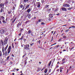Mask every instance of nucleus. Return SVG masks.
I'll list each match as a JSON object with an SVG mask.
<instances>
[{
  "mask_svg": "<svg viewBox=\"0 0 75 75\" xmlns=\"http://www.w3.org/2000/svg\"><path fill=\"white\" fill-rule=\"evenodd\" d=\"M31 33V30H28V35L29 34H30Z\"/></svg>",
  "mask_w": 75,
  "mask_h": 75,
  "instance_id": "18",
  "label": "nucleus"
},
{
  "mask_svg": "<svg viewBox=\"0 0 75 75\" xmlns=\"http://www.w3.org/2000/svg\"><path fill=\"white\" fill-rule=\"evenodd\" d=\"M38 42H39V44H40V40L38 41Z\"/></svg>",
  "mask_w": 75,
  "mask_h": 75,
  "instance_id": "56",
  "label": "nucleus"
},
{
  "mask_svg": "<svg viewBox=\"0 0 75 75\" xmlns=\"http://www.w3.org/2000/svg\"><path fill=\"white\" fill-rule=\"evenodd\" d=\"M21 33H19L18 35H19V36H20V35H21Z\"/></svg>",
  "mask_w": 75,
  "mask_h": 75,
  "instance_id": "54",
  "label": "nucleus"
},
{
  "mask_svg": "<svg viewBox=\"0 0 75 75\" xmlns=\"http://www.w3.org/2000/svg\"><path fill=\"white\" fill-rule=\"evenodd\" d=\"M21 25L20 24V22H19L18 24L17 27H19V26H20Z\"/></svg>",
  "mask_w": 75,
  "mask_h": 75,
  "instance_id": "21",
  "label": "nucleus"
},
{
  "mask_svg": "<svg viewBox=\"0 0 75 75\" xmlns=\"http://www.w3.org/2000/svg\"><path fill=\"white\" fill-rule=\"evenodd\" d=\"M23 7V8L22 9V10H24V7H25V6H24Z\"/></svg>",
  "mask_w": 75,
  "mask_h": 75,
  "instance_id": "52",
  "label": "nucleus"
},
{
  "mask_svg": "<svg viewBox=\"0 0 75 75\" xmlns=\"http://www.w3.org/2000/svg\"><path fill=\"white\" fill-rule=\"evenodd\" d=\"M36 5L37 6V7L38 8H40V6H41V3L40 2H36Z\"/></svg>",
  "mask_w": 75,
  "mask_h": 75,
  "instance_id": "6",
  "label": "nucleus"
},
{
  "mask_svg": "<svg viewBox=\"0 0 75 75\" xmlns=\"http://www.w3.org/2000/svg\"><path fill=\"white\" fill-rule=\"evenodd\" d=\"M10 56H9L6 57V59L7 61H9V59H10Z\"/></svg>",
  "mask_w": 75,
  "mask_h": 75,
  "instance_id": "19",
  "label": "nucleus"
},
{
  "mask_svg": "<svg viewBox=\"0 0 75 75\" xmlns=\"http://www.w3.org/2000/svg\"><path fill=\"white\" fill-rule=\"evenodd\" d=\"M60 46H59V45H58L57 46H56V47H55V48H58V47H60Z\"/></svg>",
  "mask_w": 75,
  "mask_h": 75,
  "instance_id": "38",
  "label": "nucleus"
},
{
  "mask_svg": "<svg viewBox=\"0 0 75 75\" xmlns=\"http://www.w3.org/2000/svg\"><path fill=\"white\" fill-rule=\"evenodd\" d=\"M2 56V53L1 52V51H0V57H1Z\"/></svg>",
  "mask_w": 75,
  "mask_h": 75,
  "instance_id": "29",
  "label": "nucleus"
},
{
  "mask_svg": "<svg viewBox=\"0 0 75 75\" xmlns=\"http://www.w3.org/2000/svg\"><path fill=\"white\" fill-rule=\"evenodd\" d=\"M41 25H44V24H45V23H44V22H42L41 23Z\"/></svg>",
  "mask_w": 75,
  "mask_h": 75,
  "instance_id": "33",
  "label": "nucleus"
},
{
  "mask_svg": "<svg viewBox=\"0 0 75 75\" xmlns=\"http://www.w3.org/2000/svg\"><path fill=\"white\" fill-rule=\"evenodd\" d=\"M10 65H11L12 64H13V62H11L10 63H9Z\"/></svg>",
  "mask_w": 75,
  "mask_h": 75,
  "instance_id": "44",
  "label": "nucleus"
},
{
  "mask_svg": "<svg viewBox=\"0 0 75 75\" xmlns=\"http://www.w3.org/2000/svg\"><path fill=\"white\" fill-rule=\"evenodd\" d=\"M11 46H9L7 50L8 54H9L10 52V51H11Z\"/></svg>",
  "mask_w": 75,
  "mask_h": 75,
  "instance_id": "4",
  "label": "nucleus"
},
{
  "mask_svg": "<svg viewBox=\"0 0 75 75\" xmlns=\"http://www.w3.org/2000/svg\"><path fill=\"white\" fill-rule=\"evenodd\" d=\"M66 58H67V57L64 58L62 59V61H65V62H67V60L66 59Z\"/></svg>",
  "mask_w": 75,
  "mask_h": 75,
  "instance_id": "10",
  "label": "nucleus"
},
{
  "mask_svg": "<svg viewBox=\"0 0 75 75\" xmlns=\"http://www.w3.org/2000/svg\"><path fill=\"white\" fill-rule=\"evenodd\" d=\"M10 0H8L6 1L5 2V4H8V3H10Z\"/></svg>",
  "mask_w": 75,
  "mask_h": 75,
  "instance_id": "9",
  "label": "nucleus"
},
{
  "mask_svg": "<svg viewBox=\"0 0 75 75\" xmlns=\"http://www.w3.org/2000/svg\"><path fill=\"white\" fill-rule=\"evenodd\" d=\"M12 47L13 48H14V44L13 43H12Z\"/></svg>",
  "mask_w": 75,
  "mask_h": 75,
  "instance_id": "31",
  "label": "nucleus"
},
{
  "mask_svg": "<svg viewBox=\"0 0 75 75\" xmlns=\"http://www.w3.org/2000/svg\"><path fill=\"white\" fill-rule=\"evenodd\" d=\"M68 71H69V69H67V72H68Z\"/></svg>",
  "mask_w": 75,
  "mask_h": 75,
  "instance_id": "62",
  "label": "nucleus"
},
{
  "mask_svg": "<svg viewBox=\"0 0 75 75\" xmlns=\"http://www.w3.org/2000/svg\"><path fill=\"white\" fill-rule=\"evenodd\" d=\"M28 18H30L31 17V15L30 14H28Z\"/></svg>",
  "mask_w": 75,
  "mask_h": 75,
  "instance_id": "28",
  "label": "nucleus"
},
{
  "mask_svg": "<svg viewBox=\"0 0 75 75\" xmlns=\"http://www.w3.org/2000/svg\"><path fill=\"white\" fill-rule=\"evenodd\" d=\"M61 9L62 10V11H67V8H63L62 7L61 8Z\"/></svg>",
  "mask_w": 75,
  "mask_h": 75,
  "instance_id": "11",
  "label": "nucleus"
},
{
  "mask_svg": "<svg viewBox=\"0 0 75 75\" xmlns=\"http://www.w3.org/2000/svg\"><path fill=\"white\" fill-rule=\"evenodd\" d=\"M61 40V39H59L58 41L59 42V41H60Z\"/></svg>",
  "mask_w": 75,
  "mask_h": 75,
  "instance_id": "49",
  "label": "nucleus"
},
{
  "mask_svg": "<svg viewBox=\"0 0 75 75\" xmlns=\"http://www.w3.org/2000/svg\"><path fill=\"white\" fill-rule=\"evenodd\" d=\"M59 14H60V13H58L57 14H56V15H57V16H59Z\"/></svg>",
  "mask_w": 75,
  "mask_h": 75,
  "instance_id": "57",
  "label": "nucleus"
},
{
  "mask_svg": "<svg viewBox=\"0 0 75 75\" xmlns=\"http://www.w3.org/2000/svg\"><path fill=\"white\" fill-rule=\"evenodd\" d=\"M11 56L12 57H14V55H13V54H12L11 55Z\"/></svg>",
  "mask_w": 75,
  "mask_h": 75,
  "instance_id": "47",
  "label": "nucleus"
},
{
  "mask_svg": "<svg viewBox=\"0 0 75 75\" xmlns=\"http://www.w3.org/2000/svg\"><path fill=\"white\" fill-rule=\"evenodd\" d=\"M23 39H24V38L21 37V38H20V40H23Z\"/></svg>",
  "mask_w": 75,
  "mask_h": 75,
  "instance_id": "43",
  "label": "nucleus"
},
{
  "mask_svg": "<svg viewBox=\"0 0 75 75\" xmlns=\"http://www.w3.org/2000/svg\"><path fill=\"white\" fill-rule=\"evenodd\" d=\"M75 27L74 26H71V28H75Z\"/></svg>",
  "mask_w": 75,
  "mask_h": 75,
  "instance_id": "48",
  "label": "nucleus"
},
{
  "mask_svg": "<svg viewBox=\"0 0 75 75\" xmlns=\"http://www.w3.org/2000/svg\"><path fill=\"white\" fill-rule=\"evenodd\" d=\"M52 41H53V36L52 37V39L51 40V42Z\"/></svg>",
  "mask_w": 75,
  "mask_h": 75,
  "instance_id": "41",
  "label": "nucleus"
},
{
  "mask_svg": "<svg viewBox=\"0 0 75 75\" xmlns=\"http://www.w3.org/2000/svg\"><path fill=\"white\" fill-rule=\"evenodd\" d=\"M7 51H6L5 53V55H7Z\"/></svg>",
  "mask_w": 75,
  "mask_h": 75,
  "instance_id": "32",
  "label": "nucleus"
},
{
  "mask_svg": "<svg viewBox=\"0 0 75 75\" xmlns=\"http://www.w3.org/2000/svg\"><path fill=\"white\" fill-rule=\"evenodd\" d=\"M72 8H67V10H70Z\"/></svg>",
  "mask_w": 75,
  "mask_h": 75,
  "instance_id": "37",
  "label": "nucleus"
},
{
  "mask_svg": "<svg viewBox=\"0 0 75 75\" xmlns=\"http://www.w3.org/2000/svg\"><path fill=\"white\" fill-rule=\"evenodd\" d=\"M31 11V8H29V9H28V10L26 11L27 12H28V13H29L30 12V11Z\"/></svg>",
  "mask_w": 75,
  "mask_h": 75,
  "instance_id": "13",
  "label": "nucleus"
},
{
  "mask_svg": "<svg viewBox=\"0 0 75 75\" xmlns=\"http://www.w3.org/2000/svg\"><path fill=\"white\" fill-rule=\"evenodd\" d=\"M42 3H44V1L43 0H42Z\"/></svg>",
  "mask_w": 75,
  "mask_h": 75,
  "instance_id": "51",
  "label": "nucleus"
},
{
  "mask_svg": "<svg viewBox=\"0 0 75 75\" xmlns=\"http://www.w3.org/2000/svg\"><path fill=\"white\" fill-rule=\"evenodd\" d=\"M1 44L3 46V47H4V42H3V41L2 40H1Z\"/></svg>",
  "mask_w": 75,
  "mask_h": 75,
  "instance_id": "17",
  "label": "nucleus"
},
{
  "mask_svg": "<svg viewBox=\"0 0 75 75\" xmlns=\"http://www.w3.org/2000/svg\"><path fill=\"white\" fill-rule=\"evenodd\" d=\"M11 12H12V11H11V10L9 11H8V14H10Z\"/></svg>",
  "mask_w": 75,
  "mask_h": 75,
  "instance_id": "23",
  "label": "nucleus"
},
{
  "mask_svg": "<svg viewBox=\"0 0 75 75\" xmlns=\"http://www.w3.org/2000/svg\"><path fill=\"white\" fill-rule=\"evenodd\" d=\"M4 4L3 3H1L0 4V7H4Z\"/></svg>",
  "mask_w": 75,
  "mask_h": 75,
  "instance_id": "14",
  "label": "nucleus"
},
{
  "mask_svg": "<svg viewBox=\"0 0 75 75\" xmlns=\"http://www.w3.org/2000/svg\"><path fill=\"white\" fill-rule=\"evenodd\" d=\"M8 41V38L7 37H6L5 39V40L4 42V45H6L7 44V42Z\"/></svg>",
  "mask_w": 75,
  "mask_h": 75,
  "instance_id": "2",
  "label": "nucleus"
},
{
  "mask_svg": "<svg viewBox=\"0 0 75 75\" xmlns=\"http://www.w3.org/2000/svg\"><path fill=\"white\" fill-rule=\"evenodd\" d=\"M45 8H47L49 7V5H46L45 6Z\"/></svg>",
  "mask_w": 75,
  "mask_h": 75,
  "instance_id": "27",
  "label": "nucleus"
},
{
  "mask_svg": "<svg viewBox=\"0 0 75 75\" xmlns=\"http://www.w3.org/2000/svg\"><path fill=\"white\" fill-rule=\"evenodd\" d=\"M4 30H0V35H1L4 34Z\"/></svg>",
  "mask_w": 75,
  "mask_h": 75,
  "instance_id": "7",
  "label": "nucleus"
},
{
  "mask_svg": "<svg viewBox=\"0 0 75 75\" xmlns=\"http://www.w3.org/2000/svg\"><path fill=\"white\" fill-rule=\"evenodd\" d=\"M32 18L33 19V20H34V19H35V18H36V17H34L33 18Z\"/></svg>",
  "mask_w": 75,
  "mask_h": 75,
  "instance_id": "36",
  "label": "nucleus"
},
{
  "mask_svg": "<svg viewBox=\"0 0 75 75\" xmlns=\"http://www.w3.org/2000/svg\"><path fill=\"white\" fill-rule=\"evenodd\" d=\"M23 1L25 3H27L28 1V0H24Z\"/></svg>",
  "mask_w": 75,
  "mask_h": 75,
  "instance_id": "24",
  "label": "nucleus"
},
{
  "mask_svg": "<svg viewBox=\"0 0 75 75\" xmlns=\"http://www.w3.org/2000/svg\"><path fill=\"white\" fill-rule=\"evenodd\" d=\"M51 61H50V63L48 64V65L50 67V65H51Z\"/></svg>",
  "mask_w": 75,
  "mask_h": 75,
  "instance_id": "26",
  "label": "nucleus"
},
{
  "mask_svg": "<svg viewBox=\"0 0 75 75\" xmlns=\"http://www.w3.org/2000/svg\"><path fill=\"white\" fill-rule=\"evenodd\" d=\"M66 62L64 61H62L61 64H64V63H65Z\"/></svg>",
  "mask_w": 75,
  "mask_h": 75,
  "instance_id": "25",
  "label": "nucleus"
},
{
  "mask_svg": "<svg viewBox=\"0 0 75 75\" xmlns=\"http://www.w3.org/2000/svg\"><path fill=\"white\" fill-rule=\"evenodd\" d=\"M69 31V29H67V30H65V32H66V33L68 32V31Z\"/></svg>",
  "mask_w": 75,
  "mask_h": 75,
  "instance_id": "35",
  "label": "nucleus"
},
{
  "mask_svg": "<svg viewBox=\"0 0 75 75\" xmlns=\"http://www.w3.org/2000/svg\"><path fill=\"white\" fill-rule=\"evenodd\" d=\"M63 6L64 7H70L69 5L68 4L64 3L63 4Z\"/></svg>",
  "mask_w": 75,
  "mask_h": 75,
  "instance_id": "5",
  "label": "nucleus"
},
{
  "mask_svg": "<svg viewBox=\"0 0 75 75\" xmlns=\"http://www.w3.org/2000/svg\"><path fill=\"white\" fill-rule=\"evenodd\" d=\"M13 10H15V7H14L13 8Z\"/></svg>",
  "mask_w": 75,
  "mask_h": 75,
  "instance_id": "53",
  "label": "nucleus"
},
{
  "mask_svg": "<svg viewBox=\"0 0 75 75\" xmlns=\"http://www.w3.org/2000/svg\"><path fill=\"white\" fill-rule=\"evenodd\" d=\"M23 30V29H21V31H22Z\"/></svg>",
  "mask_w": 75,
  "mask_h": 75,
  "instance_id": "55",
  "label": "nucleus"
},
{
  "mask_svg": "<svg viewBox=\"0 0 75 75\" xmlns=\"http://www.w3.org/2000/svg\"><path fill=\"white\" fill-rule=\"evenodd\" d=\"M51 11V9H49L48 11H47L48 12H50V11Z\"/></svg>",
  "mask_w": 75,
  "mask_h": 75,
  "instance_id": "40",
  "label": "nucleus"
},
{
  "mask_svg": "<svg viewBox=\"0 0 75 75\" xmlns=\"http://www.w3.org/2000/svg\"><path fill=\"white\" fill-rule=\"evenodd\" d=\"M12 75H14V73H12Z\"/></svg>",
  "mask_w": 75,
  "mask_h": 75,
  "instance_id": "59",
  "label": "nucleus"
},
{
  "mask_svg": "<svg viewBox=\"0 0 75 75\" xmlns=\"http://www.w3.org/2000/svg\"><path fill=\"white\" fill-rule=\"evenodd\" d=\"M43 21H44V19H40L38 20V21L37 22V23H40V22H42Z\"/></svg>",
  "mask_w": 75,
  "mask_h": 75,
  "instance_id": "8",
  "label": "nucleus"
},
{
  "mask_svg": "<svg viewBox=\"0 0 75 75\" xmlns=\"http://www.w3.org/2000/svg\"><path fill=\"white\" fill-rule=\"evenodd\" d=\"M49 17L52 18V14L50 13L49 15Z\"/></svg>",
  "mask_w": 75,
  "mask_h": 75,
  "instance_id": "22",
  "label": "nucleus"
},
{
  "mask_svg": "<svg viewBox=\"0 0 75 75\" xmlns=\"http://www.w3.org/2000/svg\"><path fill=\"white\" fill-rule=\"evenodd\" d=\"M19 70V69H16V70L17 71H18Z\"/></svg>",
  "mask_w": 75,
  "mask_h": 75,
  "instance_id": "58",
  "label": "nucleus"
},
{
  "mask_svg": "<svg viewBox=\"0 0 75 75\" xmlns=\"http://www.w3.org/2000/svg\"><path fill=\"white\" fill-rule=\"evenodd\" d=\"M59 69L60 72H62V69H64V68L62 67H60L59 68Z\"/></svg>",
  "mask_w": 75,
  "mask_h": 75,
  "instance_id": "12",
  "label": "nucleus"
},
{
  "mask_svg": "<svg viewBox=\"0 0 75 75\" xmlns=\"http://www.w3.org/2000/svg\"><path fill=\"white\" fill-rule=\"evenodd\" d=\"M23 5L21 4L20 6V7L21 8H22V7H23Z\"/></svg>",
  "mask_w": 75,
  "mask_h": 75,
  "instance_id": "39",
  "label": "nucleus"
},
{
  "mask_svg": "<svg viewBox=\"0 0 75 75\" xmlns=\"http://www.w3.org/2000/svg\"><path fill=\"white\" fill-rule=\"evenodd\" d=\"M71 68H72V66H70V68H69V70H71Z\"/></svg>",
  "mask_w": 75,
  "mask_h": 75,
  "instance_id": "45",
  "label": "nucleus"
},
{
  "mask_svg": "<svg viewBox=\"0 0 75 75\" xmlns=\"http://www.w3.org/2000/svg\"><path fill=\"white\" fill-rule=\"evenodd\" d=\"M30 7V5H27V6H25V10L26 9H27V8H29V7Z\"/></svg>",
  "mask_w": 75,
  "mask_h": 75,
  "instance_id": "15",
  "label": "nucleus"
},
{
  "mask_svg": "<svg viewBox=\"0 0 75 75\" xmlns=\"http://www.w3.org/2000/svg\"><path fill=\"white\" fill-rule=\"evenodd\" d=\"M44 72L45 74L46 73H47V69H45L44 71Z\"/></svg>",
  "mask_w": 75,
  "mask_h": 75,
  "instance_id": "30",
  "label": "nucleus"
},
{
  "mask_svg": "<svg viewBox=\"0 0 75 75\" xmlns=\"http://www.w3.org/2000/svg\"><path fill=\"white\" fill-rule=\"evenodd\" d=\"M24 46V49L26 50H30V45L29 44H27L25 45H23Z\"/></svg>",
  "mask_w": 75,
  "mask_h": 75,
  "instance_id": "1",
  "label": "nucleus"
},
{
  "mask_svg": "<svg viewBox=\"0 0 75 75\" xmlns=\"http://www.w3.org/2000/svg\"><path fill=\"white\" fill-rule=\"evenodd\" d=\"M55 34V32H54L53 33V35H54Z\"/></svg>",
  "mask_w": 75,
  "mask_h": 75,
  "instance_id": "61",
  "label": "nucleus"
},
{
  "mask_svg": "<svg viewBox=\"0 0 75 75\" xmlns=\"http://www.w3.org/2000/svg\"><path fill=\"white\" fill-rule=\"evenodd\" d=\"M8 45H7L6 47L4 48V47H3L2 49V52H3V54H4V51H6L7 50V48H8Z\"/></svg>",
  "mask_w": 75,
  "mask_h": 75,
  "instance_id": "3",
  "label": "nucleus"
},
{
  "mask_svg": "<svg viewBox=\"0 0 75 75\" xmlns=\"http://www.w3.org/2000/svg\"><path fill=\"white\" fill-rule=\"evenodd\" d=\"M58 8L55 9V11H58Z\"/></svg>",
  "mask_w": 75,
  "mask_h": 75,
  "instance_id": "50",
  "label": "nucleus"
},
{
  "mask_svg": "<svg viewBox=\"0 0 75 75\" xmlns=\"http://www.w3.org/2000/svg\"><path fill=\"white\" fill-rule=\"evenodd\" d=\"M16 17H15V18L13 19V20L12 21V23H14V22L16 21Z\"/></svg>",
  "mask_w": 75,
  "mask_h": 75,
  "instance_id": "20",
  "label": "nucleus"
},
{
  "mask_svg": "<svg viewBox=\"0 0 75 75\" xmlns=\"http://www.w3.org/2000/svg\"><path fill=\"white\" fill-rule=\"evenodd\" d=\"M72 28L71 27H70L69 28V29H70V28Z\"/></svg>",
  "mask_w": 75,
  "mask_h": 75,
  "instance_id": "64",
  "label": "nucleus"
},
{
  "mask_svg": "<svg viewBox=\"0 0 75 75\" xmlns=\"http://www.w3.org/2000/svg\"><path fill=\"white\" fill-rule=\"evenodd\" d=\"M0 18L1 20H4V17L3 16H1V17Z\"/></svg>",
  "mask_w": 75,
  "mask_h": 75,
  "instance_id": "16",
  "label": "nucleus"
},
{
  "mask_svg": "<svg viewBox=\"0 0 75 75\" xmlns=\"http://www.w3.org/2000/svg\"><path fill=\"white\" fill-rule=\"evenodd\" d=\"M74 48V47H72L71 49H70V50H73Z\"/></svg>",
  "mask_w": 75,
  "mask_h": 75,
  "instance_id": "46",
  "label": "nucleus"
},
{
  "mask_svg": "<svg viewBox=\"0 0 75 75\" xmlns=\"http://www.w3.org/2000/svg\"><path fill=\"white\" fill-rule=\"evenodd\" d=\"M2 11H3V9H2V8H1V10L0 11V12L1 13H2Z\"/></svg>",
  "mask_w": 75,
  "mask_h": 75,
  "instance_id": "34",
  "label": "nucleus"
},
{
  "mask_svg": "<svg viewBox=\"0 0 75 75\" xmlns=\"http://www.w3.org/2000/svg\"><path fill=\"white\" fill-rule=\"evenodd\" d=\"M59 71V69H58L57 70V71Z\"/></svg>",
  "mask_w": 75,
  "mask_h": 75,
  "instance_id": "63",
  "label": "nucleus"
},
{
  "mask_svg": "<svg viewBox=\"0 0 75 75\" xmlns=\"http://www.w3.org/2000/svg\"><path fill=\"white\" fill-rule=\"evenodd\" d=\"M3 23H6V21L4 20H3Z\"/></svg>",
  "mask_w": 75,
  "mask_h": 75,
  "instance_id": "42",
  "label": "nucleus"
},
{
  "mask_svg": "<svg viewBox=\"0 0 75 75\" xmlns=\"http://www.w3.org/2000/svg\"><path fill=\"white\" fill-rule=\"evenodd\" d=\"M30 46H32V45H33V44H30Z\"/></svg>",
  "mask_w": 75,
  "mask_h": 75,
  "instance_id": "60",
  "label": "nucleus"
}]
</instances>
